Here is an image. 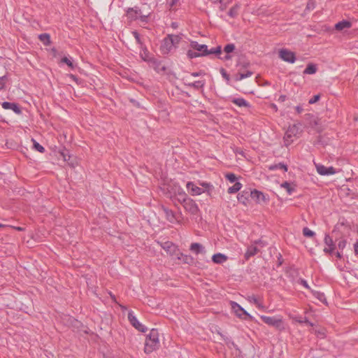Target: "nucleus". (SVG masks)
I'll list each match as a JSON object with an SVG mask.
<instances>
[{"label": "nucleus", "mask_w": 358, "mask_h": 358, "mask_svg": "<svg viewBox=\"0 0 358 358\" xmlns=\"http://www.w3.org/2000/svg\"><path fill=\"white\" fill-rule=\"evenodd\" d=\"M226 179H227L230 182H234L237 180L236 175L233 173H227L225 175Z\"/></svg>", "instance_id": "42"}, {"label": "nucleus", "mask_w": 358, "mask_h": 358, "mask_svg": "<svg viewBox=\"0 0 358 358\" xmlns=\"http://www.w3.org/2000/svg\"><path fill=\"white\" fill-rule=\"evenodd\" d=\"M159 344L158 331L152 329L150 334L147 336L145 343V352L146 353L152 352L155 350Z\"/></svg>", "instance_id": "1"}, {"label": "nucleus", "mask_w": 358, "mask_h": 358, "mask_svg": "<svg viewBox=\"0 0 358 358\" xmlns=\"http://www.w3.org/2000/svg\"><path fill=\"white\" fill-rule=\"evenodd\" d=\"M190 47L193 50H196L201 57H205L208 55V52H207L208 46L206 45H201L199 44L197 41H192L190 42Z\"/></svg>", "instance_id": "9"}, {"label": "nucleus", "mask_w": 358, "mask_h": 358, "mask_svg": "<svg viewBox=\"0 0 358 358\" xmlns=\"http://www.w3.org/2000/svg\"><path fill=\"white\" fill-rule=\"evenodd\" d=\"M34 143V148L41 153H43L45 152V148L40 145L38 142H36L34 139H32Z\"/></svg>", "instance_id": "40"}, {"label": "nucleus", "mask_w": 358, "mask_h": 358, "mask_svg": "<svg viewBox=\"0 0 358 358\" xmlns=\"http://www.w3.org/2000/svg\"><path fill=\"white\" fill-rule=\"evenodd\" d=\"M62 62L66 64V65H68V66H69L72 69H73L75 68V66L73 64V62L66 57H64L62 59Z\"/></svg>", "instance_id": "46"}, {"label": "nucleus", "mask_w": 358, "mask_h": 358, "mask_svg": "<svg viewBox=\"0 0 358 358\" xmlns=\"http://www.w3.org/2000/svg\"><path fill=\"white\" fill-rule=\"evenodd\" d=\"M291 319L292 320L295 321L296 322H298L300 324L305 323L310 327L314 326V324L313 322H310L306 317H303L301 316H294V317H291Z\"/></svg>", "instance_id": "23"}, {"label": "nucleus", "mask_w": 358, "mask_h": 358, "mask_svg": "<svg viewBox=\"0 0 358 358\" xmlns=\"http://www.w3.org/2000/svg\"><path fill=\"white\" fill-rule=\"evenodd\" d=\"M204 73L201 71H199V72H193L191 73V75L193 76V77H198V76H200L201 75H203Z\"/></svg>", "instance_id": "55"}, {"label": "nucleus", "mask_w": 358, "mask_h": 358, "mask_svg": "<svg viewBox=\"0 0 358 358\" xmlns=\"http://www.w3.org/2000/svg\"><path fill=\"white\" fill-rule=\"evenodd\" d=\"M161 209L165 215L166 219L171 223L178 222V218L176 213L169 208L162 206Z\"/></svg>", "instance_id": "12"}, {"label": "nucleus", "mask_w": 358, "mask_h": 358, "mask_svg": "<svg viewBox=\"0 0 358 358\" xmlns=\"http://www.w3.org/2000/svg\"><path fill=\"white\" fill-rule=\"evenodd\" d=\"M167 37L170 38L171 41H173V45L176 48L179 44L180 40L182 39L180 35L175 34H168Z\"/></svg>", "instance_id": "33"}, {"label": "nucleus", "mask_w": 358, "mask_h": 358, "mask_svg": "<svg viewBox=\"0 0 358 358\" xmlns=\"http://www.w3.org/2000/svg\"><path fill=\"white\" fill-rule=\"evenodd\" d=\"M317 172L321 176L333 175L336 173V169L333 166L327 167L322 164H315Z\"/></svg>", "instance_id": "10"}, {"label": "nucleus", "mask_w": 358, "mask_h": 358, "mask_svg": "<svg viewBox=\"0 0 358 358\" xmlns=\"http://www.w3.org/2000/svg\"><path fill=\"white\" fill-rule=\"evenodd\" d=\"M315 334L320 338H324L326 336V330L325 329H320L315 330Z\"/></svg>", "instance_id": "38"}, {"label": "nucleus", "mask_w": 358, "mask_h": 358, "mask_svg": "<svg viewBox=\"0 0 358 358\" xmlns=\"http://www.w3.org/2000/svg\"><path fill=\"white\" fill-rule=\"evenodd\" d=\"M260 319L266 324L275 327L278 330L284 329L283 322L280 317H269L266 315H261Z\"/></svg>", "instance_id": "3"}, {"label": "nucleus", "mask_w": 358, "mask_h": 358, "mask_svg": "<svg viewBox=\"0 0 358 358\" xmlns=\"http://www.w3.org/2000/svg\"><path fill=\"white\" fill-rule=\"evenodd\" d=\"M313 295L321 302L325 303L326 302V298L324 294V293L320 292H314Z\"/></svg>", "instance_id": "35"}, {"label": "nucleus", "mask_w": 358, "mask_h": 358, "mask_svg": "<svg viewBox=\"0 0 358 358\" xmlns=\"http://www.w3.org/2000/svg\"><path fill=\"white\" fill-rule=\"evenodd\" d=\"M354 248H355V252L356 254H358V241L354 245Z\"/></svg>", "instance_id": "61"}, {"label": "nucleus", "mask_w": 358, "mask_h": 358, "mask_svg": "<svg viewBox=\"0 0 358 358\" xmlns=\"http://www.w3.org/2000/svg\"><path fill=\"white\" fill-rule=\"evenodd\" d=\"M253 73L250 71H247L245 73H240V77L241 80L251 76Z\"/></svg>", "instance_id": "52"}, {"label": "nucleus", "mask_w": 358, "mask_h": 358, "mask_svg": "<svg viewBox=\"0 0 358 358\" xmlns=\"http://www.w3.org/2000/svg\"><path fill=\"white\" fill-rule=\"evenodd\" d=\"M187 56L190 59H192L193 58L201 57L200 55L197 52H194L192 50H189L187 51Z\"/></svg>", "instance_id": "41"}, {"label": "nucleus", "mask_w": 358, "mask_h": 358, "mask_svg": "<svg viewBox=\"0 0 358 358\" xmlns=\"http://www.w3.org/2000/svg\"><path fill=\"white\" fill-rule=\"evenodd\" d=\"M279 57L285 62L294 63L296 61V55L294 52L287 49H281L279 51Z\"/></svg>", "instance_id": "6"}, {"label": "nucleus", "mask_w": 358, "mask_h": 358, "mask_svg": "<svg viewBox=\"0 0 358 358\" xmlns=\"http://www.w3.org/2000/svg\"><path fill=\"white\" fill-rule=\"evenodd\" d=\"M256 306L259 308V309H262V310H264L265 308V306H263L262 304V301H259L257 304H256Z\"/></svg>", "instance_id": "59"}, {"label": "nucleus", "mask_w": 358, "mask_h": 358, "mask_svg": "<svg viewBox=\"0 0 358 358\" xmlns=\"http://www.w3.org/2000/svg\"><path fill=\"white\" fill-rule=\"evenodd\" d=\"M241 187L242 184L239 182H236L233 186L229 187L227 192L229 194H234L238 192L241 189Z\"/></svg>", "instance_id": "32"}, {"label": "nucleus", "mask_w": 358, "mask_h": 358, "mask_svg": "<svg viewBox=\"0 0 358 358\" xmlns=\"http://www.w3.org/2000/svg\"><path fill=\"white\" fill-rule=\"evenodd\" d=\"M312 124L313 125L316 126L318 124L317 120L316 118H314Z\"/></svg>", "instance_id": "64"}, {"label": "nucleus", "mask_w": 358, "mask_h": 358, "mask_svg": "<svg viewBox=\"0 0 358 358\" xmlns=\"http://www.w3.org/2000/svg\"><path fill=\"white\" fill-rule=\"evenodd\" d=\"M38 38L45 45H49L51 43L50 36L48 34H41L38 36Z\"/></svg>", "instance_id": "29"}, {"label": "nucleus", "mask_w": 358, "mask_h": 358, "mask_svg": "<svg viewBox=\"0 0 358 358\" xmlns=\"http://www.w3.org/2000/svg\"><path fill=\"white\" fill-rule=\"evenodd\" d=\"M227 259V256L223 254L217 253L215 254L212 257V260L214 263L222 264Z\"/></svg>", "instance_id": "25"}, {"label": "nucleus", "mask_w": 358, "mask_h": 358, "mask_svg": "<svg viewBox=\"0 0 358 358\" xmlns=\"http://www.w3.org/2000/svg\"><path fill=\"white\" fill-rule=\"evenodd\" d=\"M145 61H148L151 66L157 72L165 71L166 68L162 65V62L155 57H150L149 59L143 58Z\"/></svg>", "instance_id": "11"}, {"label": "nucleus", "mask_w": 358, "mask_h": 358, "mask_svg": "<svg viewBox=\"0 0 358 358\" xmlns=\"http://www.w3.org/2000/svg\"><path fill=\"white\" fill-rule=\"evenodd\" d=\"M179 196L182 197V206L185 210L193 215H196L199 208L196 202L183 192H179Z\"/></svg>", "instance_id": "2"}, {"label": "nucleus", "mask_w": 358, "mask_h": 358, "mask_svg": "<svg viewBox=\"0 0 358 358\" xmlns=\"http://www.w3.org/2000/svg\"><path fill=\"white\" fill-rule=\"evenodd\" d=\"M209 55H215V56L220 59V57H222V49L221 45H217L215 48H213L210 50H207Z\"/></svg>", "instance_id": "22"}, {"label": "nucleus", "mask_w": 358, "mask_h": 358, "mask_svg": "<svg viewBox=\"0 0 358 358\" xmlns=\"http://www.w3.org/2000/svg\"><path fill=\"white\" fill-rule=\"evenodd\" d=\"M164 244H165L166 246H164L163 248L164 249H166V248L169 249L170 248L169 245H171V243H169V242H166Z\"/></svg>", "instance_id": "62"}, {"label": "nucleus", "mask_w": 358, "mask_h": 358, "mask_svg": "<svg viewBox=\"0 0 358 358\" xmlns=\"http://www.w3.org/2000/svg\"><path fill=\"white\" fill-rule=\"evenodd\" d=\"M240 8V5L238 3L235 4L234 6H232L229 12L228 15L231 17V18H235L238 15V10Z\"/></svg>", "instance_id": "27"}, {"label": "nucleus", "mask_w": 358, "mask_h": 358, "mask_svg": "<svg viewBox=\"0 0 358 358\" xmlns=\"http://www.w3.org/2000/svg\"><path fill=\"white\" fill-rule=\"evenodd\" d=\"M259 250L255 245H250L248 247V249L244 255L245 260H248L250 257L255 256L259 252Z\"/></svg>", "instance_id": "19"}, {"label": "nucleus", "mask_w": 358, "mask_h": 358, "mask_svg": "<svg viewBox=\"0 0 358 358\" xmlns=\"http://www.w3.org/2000/svg\"><path fill=\"white\" fill-rule=\"evenodd\" d=\"M299 134V127L297 125L293 124L289 126L283 137L285 145L287 147L291 145L294 141L293 137H296Z\"/></svg>", "instance_id": "4"}, {"label": "nucleus", "mask_w": 358, "mask_h": 358, "mask_svg": "<svg viewBox=\"0 0 358 358\" xmlns=\"http://www.w3.org/2000/svg\"><path fill=\"white\" fill-rule=\"evenodd\" d=\"M287 99L286 95H280L278 99L279 102H284Z\"/></svg>", "instance_id": "56"}, {"label": "nucleus", "mask_w": 358, "mask_h": 358, "mask_svg": "<svg viewBox=\"0 0 358 358\" xmlns=\"http://www.w3.org/2000/svg\"><path fill=\"white\" fill-rule=\"evenodd\" d=\"M303 235L306 237H313L315 236V232L311 231L308 227H304L303 229Z\"/></svg>", "instance_id": "37"}, {"label": "nucleus", "mask_w": 358, "mask_h": 358, "mask_svg": "<svg viewBox=\"0 0 358 358\" xmlns=\"http://www.w3.org/2000/svg\"><path fill=\"white\" fill-rule=\"evenodd\" d=\"M190 250L194 252L196 255L202 253L204 252V248L201 244L198 243H193L190 245Z\"/></svg>", "instance_id": "24"}, {"label": "nucleus", "mask_w": 358, "mask_h": 358, "mask_svg": "<svg viewBox=\"0 0 358 358\" xmlns=\"http://www.w3.org/2000/svg\"><path fill=\"white\" fill-rule=\"evenodd\" d=\"M315 0H308V2H307V4H306V10H312L315 8Z\"/></svg>", "instance_id": "43"}, {"label": "nucleus", "mask_w": 358, "mask_h": 358, "mask_svg": "<svg viewBox=\"0 0 358 358\" xmlns=\"http://www.w3.org/2000/svg\"><path fill=\"white\" fill-rule=\"evenodd\" d=\"M8 81V77L3 76L0 77V90H3L6 87V83Z\"/></svg>", "instance_id": "45"}, {"label": "nucleus", "mask_w": 358, "mask_h": 358, "mask_svg": "<svg viewBox=\"0 0 358 358\" xmlns=\"http://www.w3.org/2000/svg\"><path fill=\"white\" fill-rule=\"evenodd\" d=\"M299 282H300V284L302 285L304 287H306L307 289L310 288L308 285V283H307V282L305 280L300 279Z\"/></svg>", "instance_id": "54"}, {"label": "nucleus", "mask_w": 358, "mask_h": 358, "mask_svg": "<svg viewBox=\"0 0 358 358\" xmlns=\"http://www.w3.org/2000/svg\"><path fill=\"white\" fill-rule=\"evenodd\" d=\"M3 108L12 110L15 113L20 115L22 113V109L18 103L14 102L4 101L1 104Z\"/></svg>", "instance_id": "13"}, {"label": "nucleus", "mask_w": 358, "mask_h": 358, "mask_svg": "<svg viewBox=\"0 0 358 358\" xmlns=\"http://www.w3.org/2000/svg\"><path fill=\"white\" fill-rule=\"evenodd\" d=\"M250 191H251L250 189H245V190L242 191L241 193H239L237 196L238 201L240 203H242L243 205L247 206V203L249 200V197H250Z\"/></svg>", "instance_id": "18"}, {"label": "nucleus", "mask_w": 358, "mask_h": 358, "mask_svg": "<svg viewBox=\"0 0 358 358\" xmlns=\"http://www.w3.org/2000/svg\"><path fill=\"white\" fill-rule=\"evenodd\" d=\"M352 23L348 20H342L335 24V29L337 31H342L344 29L350 28Z\"/></svg>", "instance_id": "21"}, {"label": "nucleus", "mask_w": 358, "mask_h": 358, "mask_svg": "<svg viewBox=\"0 0 358 358\" xmlns=\"http://www.w3.org/2000/svg\"><path fill=\"white\" fill-rule=\"evenodd\" d=\"M128 320L130 324L139 331L145 332L147 331V328L138 322L137 318L134 315L132 311L129 312Z\"/></svg>", "instance_id": "8"}, {"label": "nucleus", "mask_w": 358, "mask_h": 358, "mask_svg": "<svg viewBox=\"0 0 358 358\" xmlns=\"http://www.w3.org/2000/svg\"><path fill=\"white\" fill-rule=\"evenodd\" d=\"M231 102L240 107H250V103L243 98H234Z\"/></svg>", "instance_id": "26"}, {"label": "nucleus", "mask_w": 358, "mask_h": 358, "mask_svg": "<svg viewBox=\"0 0 358 358\" xmlns=\"http://www.w3.org/2000/svg\"><path fill=\"white\" fill-rule=\"evenodd\" d=\"M320 99V94H316V95H314L309 101H308V103L309 104H313V103H315L316 102H317Z\"/></svg>", "instance_id": "50"}, {"label": "nucleus", "mask_w": 358, "mask_h": 358, "mask_svg": "<svg viewBox=\"0 0 358 358\" xmlns=\"http://www.w3.org/2000/svg\"><path fill=\"white\" fill-rule=\"evenodd\" d=\"M186 186L187 189H190L191 194L192 195H200L203 192H204V191L202 190L201 188L196 186L193 182H188Z\"/></svg>", "instance_id": "20"}, {"label": "nucleus", "mask_w": 358, "mask_h": 358, "mask_svg": "<svg viewBox=\"0 0 358 358\" xmlns=\"http://www.w3.org/2000/svg\"><path fill=\"white\" fill-rule=\"evenodd\" d=\"M282 169L285 172L287 171V166L284 163L280 162L278 164H273L269 166L268 169L270 171H274L276 169Z\"/></svg>", "instance_id": "28"}, {"label": "nucleus", "mask_w": 358, "mask_h": 358, "mask_svg": "<svg viewBox=\"0 0 358 358\" xmlns=\"http://www.w3.org/2000/svg\"><path fill=\"white\" fill-rule=\"evenodd\" d=\"M280 187L282 188L285 189L287 192V194L289 195H291L295 191V187H292L291 184L289 182H287V181L282 182L280 185Z\"/></svg>", "instance_id": "31"}, {"label": "nucleus", "mask_w": 358, "mask_h": 358, "mask_svg": "<svg viewBox=\"0 0 358 358\" xmlns=\"http://www.w3.org/2000/svg\"><path fill=\"white\" fill-rule=\"evenodd\" d=\"M296 111L298 114H300L303 111V108L301 106H297L295 107Z\"/></svg>", "instance_id": "58"}, {"label": "nucleus", "mask_w": 358, "mask_h": 358, "mask_svg": "<svg viewBox=\"0 0 358 358\" xmlns=\"http://www.w3.org/2000/svg\"><path fill=\"white\" fill-rule=\"evenodd\" d=\"M220 72L222 76L227 81V83L228 85H230V76H229V73L227 72V71L224 69L221 68L220 70Z\"/></svg>", "instance_id": "36"}, {"label": "nucleus", "mask_w": 358, "mask_h": 358, "mask_svg": "<svg viewBox=\"0 0 358 358\" xmlns=\"http://www.w3.org/2000/svg\"><path fill=\"white\" fill-rule=\"evenodd\" d=\"M199 184L202 187H205L206 189V191L208 193V194H210V192L213 189V186L210 183H208V182H200Z\"/></svg>", "instance_id": "47"}, {"label": "nucleus", "mask_w": 358, "mask_h": 358, "mask_svg": "<svg viewBox=\"0 0 358 358\" xmlns=\"http://www.w3.org/2000/svg\"><path fill=\"white\" fill-rule=\"evenodd\" d=\"M231 307L236 315L245 320H253V317L244 310L238 303L235 301H231Z\"/></svg>", "instance_id": "5"}, {"label": "nucleus", "mask_w": 358, "mask_h": 358, "mask_svg": "<svg viewBox=\"0 0 358 358\" xmlns=\"http://www.w3.org/2000/svg\"><path fill=\"white\" fill-rule=\"evenodd\" d=\"M253 73L250 71H247L245 73H240V77L241 80L251 76Z\"/></svg>", "instance_id": "53"}, {"label": "nucleus", "mask_w": 358, "mask_h": 358, "mask_svg": "<svg viewBox=\"0 0 358 358\" xmlns=\"http://www.w3.org/2000/svg\"><path fill=\"white\" fill-rule=\"evenodd\" d=\"M141 9L136 6L134 8H129L127 10V17L128 19H129L130 20H136L139 16V15H141Z\"/></svg>", "instance_id": "17"}, {"label": "nucleus", "mask_w": 358, "mask_h": 358, "mask_svg": "<svg viewBox=\"0 0 358 358\" xmlns=\"http://www.w3.org/2000/svg\"><path fill=\"white\" fill-rule=\"evenodd\" d=\"M234 80L236 82L241 80V78L240 77V73H238L236 75H234Z\"/></svg>", "instance_id": "60"}, {"label": "nucleus", "mask_w": 358, "mask_h": 358, "mask_svg": "<svg viewBox=\"0 0 358 358\" xmlns=\"http://www.w3.org/2000/svg\"><path fill=\"white\" fill-rule=\"evenodd\" d=\"M317 71V66L313 63H309L305 70L303 71L304 74H313Z\"/></svg>", "instance_id": "30"}, {"label": "nucleus", "mask_w": 358, "mask_h": 358, "mask_svg": "<svg viewBox=\"0 0 358 358\" xmlns=\"http://www.w3.org/2000/svg\"><path fill=\"white\" fill-rule=\"evenodd\" d=\"M232 2V0H220L219 3L220 5V10L221 11H224L227 9L229 4H230Z\"/></svg>", "instance_id": "34"}, {"label": "nucleus", "mask_w": 358, "mask_h": 358, "mask_svg": "<svg viewBox=\"0 0 358 358\" xmlns=\"http://www.w3.org/2000/svg\"><path fill=\"white\" fill-rule=\"evenodd\" d=\"M250 196L254 201L259 203L262 201L266 202L268 200L264 194L257 189L251 190L250 192Z\"/></svg>", "instance_id": "16"}, {"label": "nucleus", "mask_w": 358, "mask_h": 358, "mask_svg": "<svg viewBox=\"0 0 358 358\" xmlns=\"http://www.w3.org/2000/svg\"><path fill=\"white\" fill-rule=\"evenodd\" d=\"M182 261L184 263L190 264L193 263L194 259L189 255H184Z\"/></svg>", "instance_id": "49"}, {"label": "nucleus", "mask_w": 358, "mask_h": 358, "mask_svg": "<svg viewBox=\"0 0 358 358\" xmlns=\"http://www.w3.org/2000/svg\"><path fill=\"white\" fill-rule=\"evenodd\" d=\"M248 301L250 303H254L255 305L257 304L259 301V299L257 298V296L254 294L248 296L247 298Z\"/></svg>", "instance_id": "48"}, {"label": "nucleus", "mask_w": 358, "mask_h": 358, "mask_svg": "<svg viewBox=\"0 0 358 358\" xmlns=\"http://www.w3.org/2000/svg\"><path fill=\"white\" fill-rule=\"evenodd\" d=\"M324 241V243L328 246V248H324V252L325 253L332 254L336 249V245L333 241V238L329 234H326Z\"/></svg>", "instance_id": "14"}, {"label": "nucleus", "mask_w": 358, "mask_h": 358, "mask_svg": "<svg viewBox=\"0 0 358 358\" xmlns=\"http://www.w3.org/2000/svg\"><path fill=\"white\" fill-rule=\"evenodd\" d=\"M236 49L235 45L234 43H228L227 44L223 49V51L225 52V55L220 57V59L222 61H228L231 59L232 56L230 55Z\"/></svg>", "instance_id": "15"}, {"label": "nucleus", "mask_w": 358, "mask_h": 358, "mask_svg": "<svg viewBox=\"0 0 358 358\" xmlns=\"http://www.w3.org/2000/svg\"><path fill=\"white\" fill-rule=\"evenodd\" d=\"M178 0H172V1L170 3V6L172 7L177 2H178Z\"/></svg>", "instance_id": "63"}, {"label": "nucleus", "mask_w": 358, "mask_h": 358, "mask_svg": "<svg viewBox=\"0 0 358 358\" xmlns=\"http://www.w3.org/2000/svg\"><path fill=\"white\" fill-rule=\"evenodd\" d=\"M239 65H241L243 68H247L250 66V63L249 62H245V63H241L240 62H238L237 63V66H239Z\"/></svg>", "instance_id": "57"}, {"label": "nucleus", "mask_w": 358, "mask_h": 358, "mask_svg": "<svg viewBox=\"0 0 358 358\" xmlns=\"http://www.w3.org/2000/svg\"><path fill=\"white\" fill-rule=\"evenodd\" d=\"M347 241L345 239L341 240L338 243V248L339 250H343L346 246Z\"/></svg>", "instance_id": "51"}, {"label": "nucleus", "mask_w": 358, "mask_h": 358, "mask_svg": "<svg viewBox=\"0 0 358 358\" xmlns=\"http://www.w3.org/2000/svg\"><path fill=\"white\" fill-rule=\"evenodd\" d=\"M132 34L134 36V38H135V39L136 41V43L138 45H140L141 47H142L143 45V42L141 40L140 34L138 33V31H132Z\"/></svg>", "instance_id": "44"}, {"label": "nucleus", "mask_w": 358, "mask_h": 358, "mask_svg": "<svg viewBox=\"0 0 358 358\" xmlns=\"http://www.w3.org/2000/svg\"><path fill=\"white\" fill-rule=\"evenodd\" d=\"M175 48L173 45V41H171L167 36L164 38L160 46V51L163 55H168Z\"/></svg>", "instance_id": "7"}, {"label": "nucleus", "mask_w": 358, "mask_h": 358, "mask_svg": "<svg viewBox=\"0 0 358 358\" xmlns=\"http://www.w3.org/2000/svg\"><path fill=\"white\" fill-rule=\"evenodd\" d=\"M188 85L189 87H192L198 90L204 85V83L203 81L197 80L192 83H189Z\"/></svg>", "instance_id": "39"}]
</instances>
